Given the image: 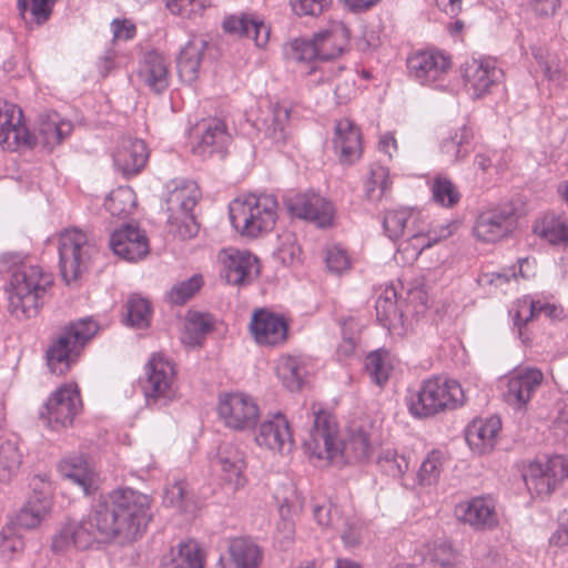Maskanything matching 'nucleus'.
Wrapping results in <instances>:
<instances>
[{
    "label": "nucleus",
    "instance_id": "f257e3e1",
    "mask_svg": "<svg viewBox=\"0 0 568 568\" xmlns=\"http://www.w3.org/2000/svg\"><path fill=\"white\" fill-rule=\"evenodd\" d=\"M151 496L125 487L110 491L81 521L63 524L52 536L51 549L65 554L84 550L94 542L132 541L151 519Z\"/></svg>",
    "mask_w": 568,
    "mask_h": 568
},
{
    "label": "nucleus",
    "instance_id": "f03ea898",
    "mask_svg": "<svg viewBox=\"0 0 568 568\" xmlns=\"http://www.w3.org/2000/svg\"><path fill=\"white\" fill-rule=\"evenodd\" d=\"M313 426L304 439L305 454L320 462L343 466L367 459L373 453V445L366 429L349 427L341 436L334 416L313 405Z\"/></svg>",
    "mask_w": 568,
    "mask_h": 568
},
{
    "label": "nucleus",
    "instance_id": "7ed1b4c3",
    "mask_svg": "<svg viewBox=\"0 0 568 568\" xmlns=\"http://www.w3.org/2000/svg\"><path fill=\"white\" fill-rule=\"evenodd\" d=\"M52 284L53 275L43 267L23 266L12 274L6 288L8 311L19 320L36 316Z\"/></svg>",
    "mask_w": 568,
    "mask_h": 568
},
{
    "label": "nucleus",
    "instance_id": "20e7f679",
    "mask_svg": "<svg viewBox=\"0 0 568 568\" xmlns=\"http://www.w3.org/2000/svg\"><path fill=\"white\" fill-rule=\"evenodd\" d=\"M466 402L462 385L450 378L430 377L417 389L408 390L405 403L409 414L418 419L433 417L447 409H455Z\"/></svg>",
    "mask_w": 568,
    "mask_h": 568
},
{
    "label": "nucleus",
    "instance_id": "39448f33",
    "mask_svg": "<svg viewBox=\"0 0 568 568\" xmlns=\"http://www.w3.org/2000/svg\"><path fill=\"white\" fill-rule=\"evenodd\" d=\"M230 221L242 236L256 239L270 233L277 221L278 202L271 194H246L230 203Z\"/></svg>",
    "mask_w": 568,
    "mask_h": 568
},
{
    "label": "nucleus",
    "instance_id": "423d86ee",
    "mask_svg": "<svg viewBox=\"0 0 568 568\" xmlns=\"http://www.w3.org/2000/svg\"><path fill=\"white\" fill-rule=\"evenodd\" d=\"M98 329L99 326L93 320L83 318L61 332L47 351L50 371L57 375L65 374Z\"/></svg>",
    "mask_w": 568,
    "mask_h": 568
},
{
    "label": "nucleus",
    "instance_id": "0eeeda50",
    "mask_svg": "<svg viewBox=\"0 0 568 568\" xmlns=\"http://www.w3.org/2000/svg\"><path fill=\"white\" fill-rule=\"evenodd\" d=\"M58 251L61 275L70 284L87 271L95 248L87 233L73 227L60 232Z\"/></svg>",
    "mask_w": 568,
    "mask_h": 568
},
{
    "label": "nucleus",
    "instance_id": "6e6552de",
    "mask_svg": "<svg viewBox=\"0 0 568 568\" xmlns=\"http://www.w3.org/2000/svg\"><path fill=\"white\" fill-rule=\"evenodd\" d=\"M217 416L232 430L245 432L254 428L261 417L260 406L254 397L242 392L223 393L219 396Z\"/></svg>",
    "mask_w": 568,
    "mask_h": 568
},
{
    "label": "nucleus",
    "instance_id": "1a4fd4ad",
    "mask_svg": "<svg viewBox=\"0 0 568 568\" xmlns=\"http://www.w3.org/2000/svg\"><path fill=\"white\" fill-rule=\"evenodd\" d=\"M143 393L148 405L168 404L176 398L178 387L173 363L162 354H154L145 366Z\"/></svg>",
    "mask_w": 568,
    "mask_h": 568
},
{
    "label": "nucleus",
    "instance_id": "9d476101",
    "mask_svg": "<svg viewBox=\"0 0 568 568\" xmlns=\"http://www.w3.org/2000/svg\"><path fill=\"white\" fill-rule=\"evenodd\" d=\"M82 407L78 386L64 384L47 399L40 412V418L54 430L71 426Z\"/></svg>",
    "mask_w": 568,
    "mask_h": 568
},
{
    "label": "nucleus",
    "instance_id": "9b49d317",
    "mask_svg": "<svg viewBox=\"0 0 568 568\" xmlns=\"http://www.w3.org/2000/svg\"><path fill=\"white\" fill-rule=\"evenodd\" d=\"M544 381V374L535 367H517L500 379L504 400L516 410L526 409Z\"/></svg>",
    "mask_w": 568,
    "mask_h": 568
},
{
    "label": "nucleus",
    "instance_id": "f8f14e48",
    "mask_svg": "<svg viewBox=\"0 0 568 568\" xmlns=\"http://www.w3.org/2000/svg\"><path fill=\"white\" fill-rule=\"evenodd\" d=\"M457 226L458 224L454 221L446 222L433 229L428 227L427 224L418 226L407 234L406 239L398 245L394 256L396 262L403 265L414 263L425 248L453 235Z\"/></svg>",
    "mask_w": 568,
    "mask_h": 568
},
{
    "label": "nucleus",
    "instance_id": "ddd939ff",
    "mask_svg": "<svg viewBox=\"0 0 568 568\" xmlns=\"http://www.w3.org/2000/svg\"><path fill=\"white\" fill-rule=\"evenodd\" d=\"M34 136L29 131L22 110L14 103L0 100V145L3 150L16 151L32 146Z\"/></svg>",
    "mask_w": 568,
    "mask_h": 568
},
{
    "label": "nucleus",
    "instance_id": "4468645a",
    "mask_svg": "<svg viewBox=\"0 0 568 568\" xmlns=\"http://www.w3.org/2000/svg\"><path fill=\"white\" fill-rule=\"evenodd\" d=\"M462 77L467 93L479 99L500 81L503 71L493 59H471L463 64Z\"/></svg>",
    "mask_w": 568,
    "mask_h": 568
},
{
    "label": "nucleus",
    "instance_id": "2eb2a0df",
    "mask_svg": "<svg viewBox=\"0 0 568 568\" xmlns=\"http://www.w3.org/2000/svg\"><path fill=\"white\" fill-rule=\"evenodd\" d=\"M211 463L222 480L230 485L233 490H239L246 485V456L237 445L232 443L221 444Z\"/></svg>",
    "mask_w": 568,
    "mask_h": 568
},
{
    "label": "nucleus",
    "instance_id": "dca6fc26",
    "mask_svg": "<svg viewBox=\"0 0 568 568\" xmlns=\"http://www.w3.org/2000/svg\"><path fill=\"white\" fill-rule=\"evenodd\" d=\"M219 258L222 264V275L229 284L247 285L260 273L258 260L248 251L224 248Z\"/></svg>",
    "mask_w": 568,
    "mask_h": 568
},
{
    "label": "nucleus",
    "instance_id": "f3484780",
    "mask_svg": "<svg viewBox=\"0 0 568 568\" xmlns=\"http://www.w3.org/2000/svg\"><path fill=\"white\" fill-rule=\"evenodd\" d=\"M255 443L273 454L290 453L294 446V439L287 418L281 413L266 417L257 428Z\"/></svg>",
    "mask_w": 568,
    "mask_h": 568
},
{
    "label": "nucleus",
    "instance_id": "a211bd4d",
    "mask_svg": "<svg viewBox=\"0 0 568 568\" xmlns=\"http://www.w3.org/2000/svg\"><path fill=\"white\" fill-rule=\"evenodd\" d=\"M286 205L292 215L314 222L320 227L332 225L335 209L331 202L315 193L295 194Z\"/></svg>",
    "mask_w": 568,
    "mask_h": 568
},
{
    "label": "nucleus",
    "instance_id": "6ab92c4d",
    "mask_svg": "<svg viewBox=\"0 0 568 568\" xmlns=\"http://www.w3.org/2000/svg\"><path fill=\"white\" fill-rule=\"evenodd\" d=\"M410 77L422 84L432 85L442 81L450 69V60L440 51H420L408 58Z\"/></svg>",
    "mask_w": 568,
    "mask_h": 568
},
{
    "label": "nucleus",
    "instance_id": "aec40b11",
    "mask_svg": "<svg viewBox=\"0 0 568 568\" xmlns=\"http://www.w3.org/2000/svg\"><path fill=\"white\" fill-rule=\"evenodd\" d=\"M110 247L115 255L129 262L144 258L150 251L145 232L132 224L123 225L111 234Z\"/></svg>",
    "mask_w": 568,
    "mask_h": 568
},
{
    "label": "nucleus",
    "instance_id": "412c9836",
    "mask_svg": "<svg viewBox=\"0 0 568 568\" xmlns=\"http://www.w3.org/2000/svg\"><path fill=\"white\" fill-rule=\"evenodd\" d=\"M230 143L231 135L223 121L216 119L202 121L195 128L192 151L196 155L205 158L223 152Z\"/></svg>",
    "mask_w": 568,
    "mask_h": 568
},
{
    "label": "nucleus",
    "instance_id": "4be33fe9",
    "mask_svg": "<svg viewBox=\"0 0 568 568\" xmlns=\"http://www.w3.org/2000/svg\"><path fill=\"white\" fill-rule=\"evenodd\" d=\"M458 519L475 530H491L498 526L496 501L489 496L471 498L456 507Z\"/></svg>",
    "mask_w": 568,
    "mask_h": 568
},
{
    "label": "nucleus",
    "instance_id": "5701e85b",
    "mask_svg": "<svg viewBox=\"0 0 568 568\" xmlns=\"http://www.w3.org/2000/svg\"><path fill=\"white\" fill-rule=\"evenodd\" d=\"M287 323L274 313L260 310L256 311L250 323V331L260 345L277 346L286 341Z\"/></svg>",
    "mask_w": 568,
    "mask_h": 568
},
{
    "label": "nucleus",
    "instance_id": "b1692460",
    "mask_svg": "<svg viewBox=\"0 0 568 568\" xmlns=\"http://www.w3.org/2000/svg\"><path fill=\"white\" fill-rule=\"evenodd\" d=\"M222 27L226 33L252 39L257 48H264L270 40V26L255 13L230 14Z\"/></svg>",
    "mask_w": 568,
    "mask_h": 568
},
{
    "label": "nucleus",
    "instance_id": "393cba45",
    "mask_svg": "<svg viewBox=\"0 0 568 568\" xmlns=\"http://www.w3.org/2000/svg\"><path fill=\"white\" fill-rule=\"evenodd\" d=\"M113 163L125 176L135 175L145 166L149 151L143 140L123 138L113 151Z\"/></svg>",
    "mask_w": 568,
    "mask_h": 568
},
{
    "label": "nucleus",
    "instance_id": "a878e982",
    "mask_svg": "<svg viewBox=\"0 0 568 568\" xmlns=\"http://www.w3.org/2000/svg\"><path fill=\"white\" fill-rule=\"evenodd\" d=\"M515 219L513 214L493 209L481 212L474 225V235L483 242L494 243L513 232Z\"/></svg>",
    "mask_w": 568,
    "mask_h": 568
},
{
    "label": "nucleus",
    "instance_id": "bb28decb",
    "mask_svg": "<svg viewBox=\"0 0 568 568\" xmlns=\"http://www.w3.org/2000/svg\"><path fill=\"white\" fill-rule=\"evenodd\" d=\"M377 321L392 334L403 336L409 323L407 315L397 305V292L393 286L384 287L375 303Z\"/></svg>",
    "mask_w": 568,
    "mask_h": 568
},
{
    "label": "nucleus",
    "instance_id": "cd10ccee",
    "mask_svg": "<svg viewBox=\"0 0 568 568\" xmlns=\"http://www.w3.org/2000/svg\"><path fill=\"white\" fill-rule=\"evenodd\" d=\"M500 429L501 422L497 416L475 419L466 428V442L475 454H488L494 449Z\"/></svg>",
    "mask_w": 568,
    "mask_h": 568
},
{
    "label": "nucleus",
    "instance_id": "c85d7f7f",
    "mask_svg": "<svg viewBox=\"0 0 568 568\" xmlns=\"http://www.w3.org/2000/svg\"><path fill=\"white\" fill-rule=\"evenodd\" d=\"M166 187L170 221L178 223L180 221V213L193 211L200 199V190L195 182L187 180H173Z\"/></svg>",
    "mask_w": 568,
    "mask_h": 568
},
{
    "label": "nucleus",
    "instance_id": "c756f323",
    "mask_svg": "<svg viewBox=\"0 0 568 568\" xmlns=\"http://www.w3.org/2000/svg\"><path fill=\"white\" fill-rule=\"evenodd\" d=\"M333 146L339 160L344 163H353L361 158V132L352 120L344 118L336 121Z\"/></svg>",
    "mask_w": 568,
    "mask_h": 568
},
{
    "label": "nucleus",
    "instance_id": "7c9ffc66",
    "mask_svg": "<svg viewBox=\"0 0 568 568\" xmlns=\"http://www.w3.org/2000/svg\"><path fill=\"white\" fill-rule=\"evenodd\" d=\"M320 60H329L343 54L349 42V31L342 22H333L313 37Z\"/></svg>",
    "mask_w": 568,
    "mask_h": 568
},
{
    "label": "nucleus",
    "instance_id": "2f4dec72",
    "mask_svg": "<svg viewBox=\"0 0 568 568\" xmlns=\"http://www.w3.org/2000/svg\"><path fill=\"white\" fill-rule=\"evenodd\" d=\"M73 130L72 122L57 112L41 114L38 121L34 143L40 142L43 146L52 150L59 145Z\"/></svg>",
    "mask_w": 568,
    "mask_h": 568
},
{
    "label": "nucleus",
    "instance_id": "473e14b6",
    "mask_svg": "<svg viewBox=\"0 0 568 568\" xmlns=\"http://www.w3.org/2000/svg\"><path fill=\"white\" fill-rule=\"evenodd\" d=\"M169 65L164 55L158 51H149L140 63L138 75L151 90L162 92L169 85Z\"/></svg>",
    "mask_w": 568,
    "mask_h": 568
},
{
    "label": "nucleus",
    "instance_id": "72a5a7b5",
    "mask_svg": "<svg viewBox=\"0 0 568 568\" xmlns=\"http://www.w3.org/2000/svg\"><path fill=\"white\" fill-rule=\"evenodd\" d=\"M261 562V549L244 538L232 540L226 555L221 558L223 568H258Z\"/></svg>",
    "mask_w": 568,
    "mask_h": 568
},
{
    "label": "nucleus",
    "instance_id": "f704fd0d",
    "mask_svg": "<svg viewBox=\"0 0 568 568\" xmlns=\"http://www.w3.org/2000/svg\"><path fill=\"white\" fill-rule=\"evenodd\" d=\"M61 476L78 485L88 495L97 485V473L93 466L83 456H72L63 459L59 465Z\"/></svg>",
    "mask_w": 568,
    "mask_h": 568
},
{
    "label": "nucleus",
    "instance_id": "c9c22d12",
    "mask_svg": "<svg viewBox=\"0 0 568 568\" xmlns=\"http://www.w3.org/2000/svg\"><path fill=\"white\" fill-rule=\"evenodd\" d=\"M426 224L420 213L408 207L389 210L384 215L383 226L387 236L395 241Z\"/></svg>",
    "mask_w": 568,
    "mask_h": 568
},
{
    "label": "nucleus",
    "instance_id": "e433bc0d",
    "mask_svg": "<svg viewBox=\"0 0 568 568\" xmlns=\"http://www.w3.org/2000/svg\"><path fill=\"white\" fill-rule=\"evenodd\" d=\"M206 42L201 38L191 39L181 50L178 58V72L183 82L193 83L199 75Z\"/></svg>",
    "mask_w": 568,
    "mask_h": 568
},
{
    "label": "nucleus",
    "instance_id": "4c0bfd02",
    "mask_svg": "<svg viewBox=\"0 0 568 568\" xmlns=\"http://www.w3.org/2000/svg\"><path fill=\"white\" fill-rule=\"evenodd\" d=\"M534 233L549 244L568 245V217L548 212L535 222Z\"/></svg>",
    "mask_w": 568,
    "mask_h": 568
},
{
    "label": "nucleus",
    "instance_id": "58836bf2",
    "mask_svg": "<svg viewBox=\"0 0 568 568\" xmlns=\"http://www.w3.org/2000/svg\"><path fill=\"white\" fill-rule=\"evenodd\" d=\"M275 373L287 389L298 390L307 374L306 358L298 355H282L276 359Z\"/></svg>",
    "mask_w": 568,
    "mask_h": 568
},
{
    "label": "nucleus",
    "instance_id": "ea45409f",
    "mask_svg": "<svg viewBox=\"0 0 568 568\" xmlns=\"http://www.w3.org/2000/svg\"><path fill=\"white\" fill-rule=\"evenodd\" d=\"M162 568H203L200 546L193 540L179 544L163 558Z\"/></svg>",
    "mask_w": 568,
    "mask_h": 568
},
{
    "label": "nucleus",
    "instance_id": "a19ab883",
    "mask_svg": "<svg viewBox=\"0 0 568 568\" xmlns=\"http://www.w3.org/2000/svg\"><path fill=\"white\" fill-rule=\"evenodd\" d=\"M52 500L28 497L27 501L18 513L16 523L23 529L38 528L51 514Z\"/></svg>",
    "mask_w": 568,
    "mask_h": 568
},
{
    "label": "nucleus",
    "instance_id": "79ce46f5",
    "mask_svg": "<svg viewBox=\"0 0 568 568\" xmlns=\"http://www.w3.org/2000/svg\"><path fill=\"white\" fill-rule=\"evenodd\" d=\"M448 462L447 455L434 449L429 452L420 463L416 473V485L422 488H432L439 481L440 475Z\"/></svg>",
    "mask_w": 568,
    "mask_h": 568
},
{
    "label": "nucleus",
    "instance_id": "37998d69",
    "mask_svg": "<svg viewBox=\"0 0 568 568\" xmlns=\"http://www.w3.org/2000/svg\"><path fill=\"white\" fill-rule=\"evenodd\" d=\"M415 551L422 561H428L443 568L452 567L457 561L456 551L444 539L423 542L415 549Z\"/></svg>",
    "mask_w": 568,
    "mask_h": 568
},
{
    "label": "nucleus",
    "instance_id": "c03bdc74",
    "mask_svg": "<svg viewBox=\"0 0 568 568\" xmlns=\"http://www.w3.org/2000/svg\"><path fill=\"white\" fill-rule=\"evenodd\" d=\"M290 110L282 104H273L264 119V135L272 144L281 145L287 139Z\"/></svg>",
    "mask_w": 568,
    "mask_h": 568
},
{
    "label": "nucleus",
    "instance_id": "a18cd8bd",
    "mask_svg": "<svg viewBox=\"0 0 568 568\" xmlns=\"http://www.w3.org/2000/svg\"><path fill=\"white\" fill-rule=\"evenodd\" d=\"M523 477L531 495L548 496L557 488L540 462L530 463L525 468Z\"/></svg>",
    "mask_w": 568,
    "mask_h": 568
},
{
    "label": "nucleus",
    "instance_id": "49530a36",
    "mask_svg": "<svg viewBox=\"0 0 568 568\" xmlns=\"http://www.w3.org/2000/svg\"><path fill=\"white\" fill-rule=\"evenodd\" d=\"M471 140V130L463 125L442 142L440 151L448 156L450 162H458L469 153Z\"/></svg>",
    "mask_w": 568,
    "mask_h": 568
},
{
    "label": "nucleus",
    "instance_id": "de8ad7c7",
    "mask_svg": "<svg viewBox=\"0 0 568 568\" xmlns=\"http://www.w3.org/2000/svg\"><path fill=\"white\" fill-rule=\"evenodd\" d=\"M388 169L381 164H372L365 181V196L372 202L381 201L390 187Z\"/></svg>",
    "mask_w": 568,
    "mask_h": 568
},
{
    "label": "nucleus",
    "instance_id": "09e8293b",
    "mask_svg": "<svg viewBox=\"0 0 568 568\" xmlns=\"http://www.w3.org/2000/svg\"><path fill=\"white\" fill-rule=\"evenodd\" d=\"M211 328L212 320L209 315L196 312L189 313L185 318L181 341L189 346L199 345Z\"/></svg>",
    "mask_w": 568,
    "mask_h": 568
},
{
    "label": "nucleus",
    "instance_id": "8fccbe9b",
    "mask_svg": "<svg viewBox=\"0 0 568 568\" xmlns=\"http://www.w3.org/2000/svg\"><path fill=\"white\" fill-rule=\"evenodd\" d=\"M365 367L373 382L383 385L393 372L394 359L387 351L378 349L367 355Z\"/></svg>",
    "mask_w": 568,
    "mask_h": 568
},
{
    "label": "nucleus",
    "instance_id": "3c124183",
    "mask_svg": "<svg viewBox=\"0 0 568 568\" xmlns=\"http://www.w3.org/2000/svg\"><path fill=\"white\" fill-rule=\"evenodd\" d=\"M22 452L17 443L7 440L0 445V480L7 481L18 474L22 464Z\"/></svg>",
    "mask_w": 568,
    "mask_h": 568
},
{
    "label": "nucleus",
    "instance_id": "603ef678",
    "mask_svg": "<svg viewBox=\"0 0 568 568\" xmlns=\"http://www.w3.org/2000/svg\"><path fill=\"white\" fill-rule=\"evenodd\" d=\"M377 465L385 475L395 479H403L409 468L407 457L393 448H385L379 453Z\"/></svg>",
    "mask_w": 568,
    "mask_h": 568
},
{
    "label": "nucleus",
    "instance_id": "864d4df0",
    "mask_svg": "<svg viewBox=\"0 0 568 568\" xmlns=\"http://www.w3.org/2000/svg\"><path fill=\"white\" fill-rule=\"evenodd\" d=\"M104 206L113 216H126L135 206V194L131 187L120 186L109 194Z\"/></svg>",
    "mask_w": 568,
    "mask_h": 568
},
{
    "label": "nucleus",
    "instance_id": "5fc2aeb1",
    "mask_svg": "<svg viewBox=\"0 0 568 568\" xmlns=\"http://www.w3.org/2000/svg\"><path fill=\"white\" fill-rule=\"evenodd\" d=\"M301 248L296 235L293 232L284 231L277 235L273 256L283 265H294L300 261Z\"/></svg>",
    "mask_w": 568,
    "mask_h": 568
},
{
    "label": "nucleus",
    "instance_id": "6e6d98bb",
    "mask_svg": "<svg viewBox=\"0 0 568 568\" xmlns=\"http://www.w3.org/2000/svg\"><path fill=\"white\" fill-rule=\"evenodd\" d=\"M151 305L148 300L133 295L126 302L125 323L135 328H145L151 322Z\"/></svg>",
    "mask_w": 568,
    "mask_h": 568
},
{
    "label": "nucleus",
    "instance_id": "4d7b16f0",
    "mask_svg": "<svg viewBox=\"0 0 568 568\" xmlns=\"http://www.w3.org/2000/svg\"><path fill=\"white\" fill-rule=\"evenodd\" d=\"M211 4V0H165L172 14L191 20L203 17Z\"/></svg>",
    "mask_w": 568,
    "mask_h": 568
},
{
    "label": "nucleus",
    "instance_id": "13d9d810",
    "mask_svg": "<svg viewBox=\"0 0 568 568\" xmlns=\"http://www.w3.org/2000/svg\"><path fill=\"white\" fill-rule=\"evenodd\" d=\"M538 300L529 295L523 296L515 301L510 315L515 326L518 328L519 335H523V327L530 321L537 318Z\"/></svg>",
    "mask_w": 568,
    "mask_h": 568
},
{
    "label": "nucleus",
    "instance_id": "bf43d9fd",
    "mask_svg": "<svg viewBox=\"0 0 568 568\" xmlns=\"http://www.w3.org/2000/svg\"><path fill=\"white\" fill-rule=\"evenodd\" d=\"M203 285L201 275H192L190 278L175 283L166 293L170 303L181 305L192 298Z\"/></svg>",
    "mask_w": 568,
    "mask_h": 568
},
{
    "label": "nucleus",
    "instance_id": "052dcab7",
    "mask_svg": "<svg viewBox=\"0 0 568 568\" xmlns=\"http://www.w3.org/2000/svg\"><path fill=\"white\" fill-rule=\"evenodd\" d=\"M434 201L444 206L452 207L459 202L460 194L453 182L444 176H437L432 184Z\"/></svg>",
    "mask_w": 568,
    "mask_h": 568
},
{
    "label": "nucleus",
    "instance_id": "680f3d73",
    "mask_svg": "<svg viewBox=\"0 0 568 568\" xmlns=\"http://www.w3.org/2000/svg\"><path fill=\"white\" fill-rule=\"evenodd\" d=\"M55 1L57 0H18V7L24 18L27 13H29L34 22L41 24L51 16Z\"/></svg>",
    "mask_w": 568,
    "mask_h": 568
},
{
    "label": "nucleus",
    "instance_id": "e2e57ef3",
    "mask_svg": "<svg viewBox=\"0 0 568 568\" xmlns=\"http://www.w3.org/2000/svg\"><path fill=\"white\" fill-rule=\"evenodd\" d=\"M325 264L331 273L339 275L351 270L352 260L344 247L332 245L326 248Z\"/></svg>",
    "mask_w": 568,
    "mask_h": 568
},
{
    "label": "nucleus",
    "instance_id": "0e129e2a",
    "mask_svg": "<svg viewBox=\"0 0 568 568\" xmlns=\"http://www.w3.org/2000/svg\"><path fill=\"white\" fill-rule=\"evenodd\" d=\"M432 304L428 292L422 286L408 291L405 315L410 313L415 317L424 315Z\"/></svg>",
    "mask_w": 568,
    "mask_h": 568
},
{
    "label": "nucleus",
    "instance_id": "69168bd1",
    "mask_svg": "<svg viewBox=\"0 0 568 568\" xmlns=\"http://www.w3.org/2000/svg\"><path fill=\"white\" fill-rule=\"evenodd\" d=\"M24 542L11 526L0 530V556L9 559L14 554L22 551Z\"/></svg>",
    "mask_w": 568,
    "mask_h": 568
},
{
    "label": "nucleus",
    "instance_id": "338daca9",
    "mask_svg": "<svg viewBox=\"0 0 568 568\" xmlns=\"http://www.w3.org/2000/svg\"><path fill=\"white\" fill-rule=\"evenodd\" d=\"M293 11L297 16H320L333 3V0H290Z\"/></svg>",
    "mask_w": 568,
    "mask_h": 568
},
{
    "label": "nucleus",
    "instance_id": "774afa93",
    "mask_svg": "<svg viewBox=\"0 0 568 568\" xmlns=\"http://www.w3.org/2000/svg\"><path fill=\"white\" fill-rule=\"evenodd\" d=\"M542 467L549 473L556 487L568 478V459L562 455L548 458L542 463Z\"/></svg>",
    "mask_w": 568,
    "mask_h": 568
}]
</instances>
